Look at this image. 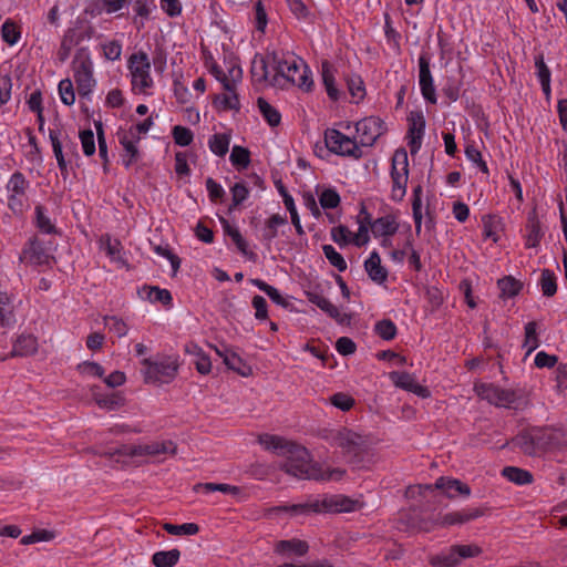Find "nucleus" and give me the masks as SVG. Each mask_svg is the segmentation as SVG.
Masks as SVG:
<instances>
[{"mask_svg": "<svg viewBox=\"0 0 567 567\" xmlns=\"http://www.w3.org/2000/svg\"><path fill=\"white\" fill-rule=\"evenodd\" d=\"M512 443L513 446L519 447L527 456L540 457L543 452L567 444V433L561 429L535 426L516 435Z\"/></svg>", "mask_w": 567, "mask_h": 567, "instance_id": "nucleus-1", "label": "nucleus"}, {"mask_svg": "<svg viewBox=\"0 0 567 567\" xmlns=\"http://www.w3.org/2000/svg\"><path fill=\"white\" fill-rule=\"evenodd\" d=\"M269 56H271L272 69L275 70L270 81L272 86L285 87L286 84H290L306 92L311 91L313 85L310 76L311 72L302 61L298 62L296 59L291 61L285 60L275 51L269 53Z\"/></svg>", "mask_w": 567, "mask_h": 567, "instance_id": "nucleus-2", "label": "nucleus"}, {"mask_svg": "<svg viewBox=\"0 0 567 567\" xmlns=\"http://www.w3.org/2000/svg\"><path fill=\"white\" fill-rule=\"evenodd\" d=\"M280 470L299 480L338 482L346 475V470L329 463H280Z\"/></svg>", "mask_w": 567, "mask_h": 567, "instance_id": "nucleus-3", "label": "nucleus"}, {"mask_svg": "<svg viewBox=\"0 0 567 567\" xmlns=\"http://www.w3.org/2000/svg\"><path fill=\"white\" fill-rule=\"evenodd\" d=\"M258 443L265 450L276 452L277 456L286 457L287 461H312V456L306 446L279 435L260 434Z\"/></svg>", "mask_w": 567, "mask_h": 567, "instance_id": "nucleus-4", "label": "nucleus"}, {"mask_svg": "<svg viewBox=\"0 0 567 567\" xmlns=\"http://www.w3.org/2000/svg\"><path fill=\"white\" fill-rule=\"evenodd\" d=\"M177 446L172 441L151 442L140 445H122L120 449L110 450V456L120 455L125 457L157 456L161 454L173 457L176 455Z\"/></svg>", "mask_w": 567, "mask_h": 567, "instance_id": "nucleus-5", "label": "nucleus"}, {"mask_svg": "<svg viewBox=\"0 0 567 567\" xmlns=\"http://www.w3.org/2000/svg\"><path fill=\"white\" fill-rule=\"evenodd\" d=\"M144 380L146 383L164 384L169 383L177 374L178 362L176 359L165 357L159 360L144 359Z\"/></svg>", "mask_w": 567, "mask_h": 567, "instance_id": "nucleus-6", "label": "nucleus"}, {"mask_svg": "<svg viewBox=\"0 0 567 567\" xmlns=\"http://www.w3.org/2000/svg\"><path fill=\"white\" fill-rule=\"evenodd\" d=\"M74 80L80 96H89L95 83L92 72V61L85 48L76 51L73 59Z\"/></svg>", "mask_w": 567, "mask_h": 567, "instance_id": "nucleus-7", "label": "nucleus"}, {"mask_svg": "<svg viewBox=\"0 0 567 567\" xmlns=\"http://www.w3.org/2000/svg\"><path fill=\"white\" fill-rule=\"evenodd\" d=\"M474 390L482 400H486L496 406L515 410L519 408V398L514 391L502 389L492 383L475 384Z\"/></svg>", "mask_w": 567, "mask_h": 567, "instance_id": "nucleus-8", "label": "nucleus"}, {"mask_svg": "<svg viewBox=\"0 0 567 567\" xmlns=\"http://www.w3.org/2000/svg\"><path fill=\"white\" fill-rule=\"evenodd\" d=\"M327 148L337 155L349 156L355 159L362 157V151L354 138H350L336 128H328L324 132Z\"/></svg>", "mask_w": 567, "mask_h": 567, "instance_id": "nucleus-9", "label": "nucleus"}, {"mask_svg": "<svg viewBox=\"0 0 567 567\" xmlns=\"http://www.w3.org/2000/svg\"><path fill=\"white\" fill-rule=\"evenodd\" d=\"M409 176V159L404 148H399L392 157L391 177L393 182L392 198L401 200L405 195Z\"/></svg>", "mask_w": 567, "mask_h": 567, "instance_id": "nucleus-10", "label": "nucleus"}, {"mask_svg": "<svg viewBox=\"0 0 567 567\" xmlns=\"http://www.w3.org/2000/svg\"><path fill=\"white\" fill-rule=\"evenodd\" d=\"M434 488L442 489L450 498H454L457 495L468 496L471 494V488L467 484H464L458 480L440 477L434 485L419 484L409 486L406 489V495L412 497L415 494L423 495L426 491L432 492Z\"/></svg>", "mask_w": 567, "mask_h": 567, "instance_id": "nucleus-11", "label": "nucleus"}, {"mask_svg": "<svg viewBox=\"0 0 567 567\" xmlns=\"http://www.w3.org/2000/svg\"><path fill=\"white\" fill-rule=\"evenodd\" d=\"M128 70L132 76L133 89L138 87L144 92L146 89L153 86V79L151 76V63L148 55L138 51L128 58Z\"/></svg>", "mask_w": 567, "mask_h": 567, "instance_id": "nucleus-12", "label": "nucleus"}, {"mask_svg": "<svg viewBox=\"0 0 567 567\" xmlns=\"http://www.w3.org/2000/svg\"><path fill=\"white\" fill-rule=\"evenodd\" d=\"M337 445L354 456L368 451L373 440L369 435H362L349 429L338 431L334 436Z\"/></svg>", "mask_w": 567, "mask_h": 567, "instance_id": "nucleus-13", "label": "nucleus"}, {"mask_svg": "<svg viewBox=\"0 0 567 567\" xmlns=\"http://www.w3.org/2000/svg\"><path fill=\"white\" fill-rule=\"evenodd\" d=\"M29 186V182L24 175L20 172H16L11 175L7 189L9 192L8 206L14 214H22L23 207L27 203L25 190Z\"/></svg>", "mask_w": 567, "mask_h": 567, "instance_id": "nucleus-14", "label": "nucleus"}, {"mask_svg": "<svg viewBox=\"0 0 567 567\" xmlns=\"http://www.w3.org/2000/svg\"><path fill=\"white\" fill-rule=\"evenodd\" d=\"M384 122L375 116H369L355 124L360 146H372L375 141L385 132Z\"/></svg>", "mask_w": 567, "mask_h": 567, "instance_id": "nucleus-15", "label": "nucleus"}, {"mask_svg": "<svg viewBox=\"0 0 567 567\" xmlns=\"http://www.w3.org/2000/svg\"><path fill=\"white\" fill-rule=\"evenodd\" d=\"M320 513H351L355 512L361 507L358 499H353L349 496L336 494L326 495L322 499H319Z\"/></svg>", "mask_w": 567, "mask_h": 567, "instance_id": "nucleus-16", "label": "nucleus"}, {"mask_svg": "<svg viewBox=\"0 0 567 567\" xmlns=\"http://www.w3.org/2000/svg\"><path fill=\"white\" fill-rule=\"evenodd\" d=\"M409 130L408 137L410 152L412 155L416 154L421 148L422 137L425 130V118L421 111H412L408 116Z\"/></svg>", "mask_w": 567, "mask_h": 567, "instance_id": "nucleus-17", "label": "nucleus"}, {"mask_svg": "<svg viewBox=\"0 0 567 567\" xmlns=\"http://www.w3.org/2000/svg\"><path fill=\"white\" fill-rule=\"evenodd\" d=\"M419 83L423 97L429 103L435 104L437 99L430 70V59L426 54H421L419 58Z\"/></svg>", "mask_w": 567, "mask_h": 567, "instance_id": "nucleus-18", "label": "nucleus"}, {"mask_svg": "<svg viewBox=\"0 0 567 567\" xmlns=\"http://www.w3.org/2000/svg\"><path fill=\"white\" fill-rule=\"evenodd\" d=\"M389 378L396 388L412 392L422 399H426L431 395L430 390L419 384L415 377L409 372L392 371Z\"/></svg>", "mask_w": 567, "mask_h": 567, "instance_id": "nucleus-19", "label": "nucleus"}, {"mask_svg": "<svg viewBox=\"0 0 567 567\" xmlns=\"http://www.w3.org/2000/svg\"><path fill=\"white\" fill-rule=\"evenodd\" d=\"M274 551L284 558L303 557L309 551V544L299 538L278 540Z\"/></svg>", "mask_w": 567, "mask_h": 567, "instance_id": "nucleus-20", "label": "nucleus"}, {"mask_svg": "<svg viewBox=\"0 0 567 567\" xmlns=\"http://www.w3.org/2000/svg\"><path fill=\"white\" fill-rule=\"evenodd\" d=\"M288 513L291 516L309 515L311 513L320 514L319 499H313L302 504L279 505L266 511V516L271 517L275 514Z\"/></svg>", "mask_w": 567, "mask_h": 567, "instance_id": "nucleus-21", "label": "nucleus"}, {"mask_svg": "<svg viewBox=\"0 0 567 567\" xmlns=\"http://www.w3.org/2000/svg\"><path fill=\"white\" fill-rule=\"evenodd\" d=\"M308 300L320 308L323 312H326L330 318L334 319L338 323L344 324L350 322V316L347 313H341L339 309L332 305L327 298L323 296L309 291L307 292Z\"/></svg>", "mask_w": 567, "mask_h": 567, "instance_id": "nucleus-22", "label": "nucleus"}, {"mask_svg": "<svg viewBox=\"0 0 567 567\" xmlns=\"http://www.w3.org/2000/svg\"><path fill=\"white\" fill-rule=\"evenodd\" d=\"M485 514L484 508H468L461 512L447 513L441 517L442 526H452L456 524H464L470 520L482 517Z\"/></svg>", "mask_w": 567, "mask_h": 567, "instance_id": "nucleus-23", "label": "nucleus"}, {"mask_svg": "<svg viewBox=\"0 0 567 567\" xmlns=\"http://www.w3.org/2000/svg\"><path fill=\"white\" fill-rule=\"evenodd\" d=\"M364 270L369 278L375 284H383L388 279V270L381 265V257L377 251H372L370 257L364 261Z\"/></svg>", "mask_w": 567, "mask_h": 567, "instance_id": "nucleus-24", "label": "nucleus"}, {"mask_svg": "<svg viewBox=\"0 0 567 567\" xmlns=\"http://www.w3.org/2000/svg\"><path fill=\"white\" fill-rule=\"evenodd\" d=\"M24 258L34 265H44L49 262L50 255L45 251L43 244L37 238L32 237L27 247L23 249Z\"/></svg>", "mask_w": 567, "mask_h": 567, "instance_id": "nucleus-25", "label": "nucleus"}, {"mask_svg": "<svg viewBox=\"0 0 567 567\" xmlns=\"http://www.w3.org/2000/svg\"><path fill=\"white\" fill-rule=\"evenodd\" d=\"M219 357L223 358L225 365L238 373L241 377H249L252 374V369L247 364L238 354L228 351H220L216 349Z\"/></svg>", "mask_w": 567, "mask_h": 567, "instance_id": "nucleus-26", "label": "nucleus"}, {"mask_svg": "<svg viewBox=\"0 0 567 567\" xmlns=\"http://www.w3.org/2000/svg\"><path fill=\"white\" fill-rule=\"evenodd\" d=\"M399 224L393 215L377 218L371 224V230L374 237L392 236L398 231Z\"/></svg>", "mask_w": 567, "mask_h": 567, "instance_id": "nucleus-27", "label": "nucleus"}, {"mask_svg": "<svg viewBox=\"0 0 567 567\" xmlns=\"http://www.w3.org/2000/svg\"><path fill=\"white\" fill-rule=\"evenodd\" d=\"M209 71L215 79L223 84L224 90L227 92H233L235 90V83L241 79V69L239 66H233L229 70L231 81H229L228 76L216 63L212 65Z\"/></svg>", "mask_w": 567, "mask_h": 567, "instance_id": "nucleus-28", "label": "nucleus"}, {"mask_svg": "<svg viewBox=\"0 0 567 567\" xmlns=\"http://www.w3.org/2000/svg\"><path fill=\"white\" fill-rule=\"evenodd\" d=\"M138 293L151 302H161L164 306H169L173 300L172 293L167 289L157 286H144Z\"/></svg>", "mask_w": 567, "mask_h": 567, "instance_id": "nucleus-29", "label": "nucleus"}, {"mask_svg": "<svg viewBox=\"0 0 567 567\" xmlns=\"http://www.w3.org/2000/svg\"><path fill=\"white\" fill-rule=\"evenodd\" d=\"M526 228H527L526 247L527 248L537 247L543 237V233H542V228H540V223L537 219L535 212H532L528 214Z\"/></svg>", "mask_w": 567, "mask_h": 567, "instance_id": "nucleus-30", "label": "nucleus"}, {"mask_svg": "<svg viewBox=\"0 0 567 567\" xmlns=\"http://www.w3.org/2000/svg\"><path fill=\"white\" fill-rule=\"evenodd\" d=\"M49 137L52 144L53 153L58 162V166L61 171V174L65 177L68 174V164L63 155L62 151V138L61 131L51 128L49 130Z\"/></svg>", "mask_w": 567, "mask_h": 567, "instance_id": "nucleus-31", "label": "nucleus"}, {"mask_svg": "<svg viewBox=\"0 0 567 567\" xmlns=\"http://www.w3.org/2000/svg\"><path fill=\"white\" fill-rule=\"evenodd\" d=\"M269 64L272 66L271 56H269V53L266 56H255L251 64V75L257 82L268 81Z\"/></svg>", "mask_w": 567, "mask_h": 567, "instance_id": "nucleus-32", "label": "nucleus"}, {"mask_svg": "<svg viewBox=\"0 0 567 567\" xmlns=\"http://www.w3.org/2000/svg\"><path fill=\"white\" fill-rule=\"evenodd\" d=\"M181 558V550L173 548L171 550H159L153 554L152 563L155 567H174Z\"/></svg>", "mask_w": 567, "mask_h": 567, "instance_id": "nucleus-33", "label": "nucleus"}, {"mask_svg": "<svg viewBox=\"0 0 567 567\" xmlns=\"http://www.w3.org/2000/svg\"><path fill=\"white\" fill-rule=\"evenodd\" d=\"M193 491L196 493L200 491H204L206 493L221 492L224 494H230L234 496H238L241 494L240 487L224 483H197L193 486Z\"/></svg>", "mask_w": 567, "mask_h": 567, "instance_id": "nucleus-34", "label": "nucleus"}, {"mask_svg": "<svg viewBox=\"0 0 567 567\" xmlns=\"http://www.w3.org/2000/svg\"><path fill=\"white\" fill-rule=\"evenodd\" d=\"M497 286L501 290V298H513L517 296L523 288V284L512 276H505L498 279Z\"/></svg>", "mask_w": 567, "mask_h": 567, "instance_id": "nucleus-35", "label": "nucleus"}, {"mask_svg": "<svg viewBox=\"0 0 567 567\" xmlns=\"http://www.w3.org/2000/svg\"><path fill=\"white\" fill-rule=\"evenodd\" d=\"M250 282L259 290L264 291L275 303L284 308H287L289 306V301L286 298H284L278 291V289H276L275 287L268 285L267 282L258 278L250 279Z\"/></svg>", "mask_w": 567, "mask_h": 567, "instance_id": "nucleus-36", "label": "nucleus"}, {"mask_svg": "<svg viewBox=\"0 0 567 567\" xmlns=\"http://www.w3.org/2000/svg\"><path fill=\"white\" fill-rule=\"evenodd\" d=\"M502 474L508 481L518 485L530 484L533 482L532 473L519 467L507 466L502 471Z\"/></svg>", "mask_w": 567, "mask_h": 567, "instance_id": "nucleus-37", "label": "nucleus"}, {"mask_svg": "<svg viewBox=\"0 0 567 567\" xmlns=\"http://www.w3.org/2000/svg\"><path fill=\"white\" fill-rule=\"evenodd\" d=\"M94 401L100 408L109 411L116 410L125 404V398L120 392L110 395L94 394Z\"/></svg>", "mask_w": 567, "mask_h": 567, "instance_id": "nucleus-38", "label": "nucleus"}, {"mask_svg": "<svg viewBox=\"0 0 567 567\" xmlns=\"http://www.w3.org/2000/svg\"><path fill=\"white\" fill-rule=\"evenodd\" d=\"M257 105L267 123L275 127L281 122V115L277 109L270 105L264 97H258Z\"/></svg>", "mask_w": 567, "mask_h": 567, "instance_id": "nucleus-39", "label": "nucleus"}, {"mask_svg": "<svg viewBox=\"0 0 567 567\" xmlns=\"http://www.w3.org/2000/svg\"><path fill=\"white\" fill-rule=\"evenodd\" d=\"M322 81L328 96L332 101H337L340 96V92L334 85V76L331 70V64L328 61L322 63Z\"/></svg>", "mask_w": 567, "mask_h": 567, "instance_id": "nucleus-40", "label": "nucleus"}, {"mask_svg": "<svg viewBox=\"0 0 567 567\" xmlns=\"http://www.w3.org/2000/svg\"><path fill=\"white\" fill-rule=\"evenodd\" d=\"M37 350V340L32 336L20 337L13 346L12 355H28Z\"/></svg>", "mask_w": 567, "mask_h": 567, "instance_id": "nucleus-41", "label": "nucleus"}, {"mask_svg": "<svg viewBox=\"0 0 567 567\" xmlns=\"http://www.w3.org/2000/svg\"><path fill=\"white\" fill-rule=\"evenodd\" d=\"M421 195H422V186L417 185L413 189V199H412V212H413V219H414V224H415L416 235H420V233H421L422 219H423Z\"/></svg>", "mask_w": 567, "mask_h": 567, "instance_id": "nucleus-42", "label": "nucleus"}, {"mask_svg": "<svg viewBox=\"0 0 567 567\" xmlns=\"http://www.w3.org/2000/svg\"><path fill=\"white\" fill-rule=\"evenodd\" d=\"M230 137L227 134H214L209 141V150L217 156H225L229 150Z\"/></svg>", "mask_w": 567, "mask_h": 567, "instance_id": "nucleus-43", "label": "nucleus"}, {"mask_svg": "<svg viewBox=\"0 0 567 567\" xmlns=\"http://www.w3.org/2000/svg\"><path fill=\"white\" fill-rule=\"evenodd\" d=\"M285 224H287L286 216H281L279 214H274L266 221V227L262 233V238L270 243L274 238L277 237V234H278L277 228Z\"/></svg>", "mask_w": 567, "mask_h": 567, "instance_id": "nucleus-44", "label": "nucleus"}, {"mask_svg": "<svg viewBox=\"0 0 567 567\" xmlns=\"http://www.w3.org/2000/svg\"><path fill=\"white\" fill-rule=\"evenodd\" d=\"M231 164L238 169L247 168L250 164V152L243 146H234L229 157Z\"/></svg>", "mask_w": 567, "mask_h": 567, "instance_id": "nucleus-45", "label": "nucleus"}, {"mask_svg": "<svg viewBox=\"0 0 567 567\" xmlns=\"http://www.w3.org/2000/svg\"><path fill=\"white\" fill-rule=\"evenodd\" d=\"M540 287L545 297H553L557 291L555 274L549 269H543L540 276Z\"/></svg>", "mask_w": 567, "mask_h": 567, "instance_id": "nucleus-46", "label": "nucleus"}, {"mask_svg": "<svg viewBox=\"0 0 567 567\" xmlns=\"http://www.w3.org/2000/svg\"><path fill=\"white\" fill-rule=\"evenodd\" d=\"M536 329L537 323L535 321H530L525 326V340L523 347L527 349L526 354H530L539 346Z\"/></svg>", "mask_w": 567, "mask_h": 567, "instance_id": "nucleus-47", "label": "nucleus"}, {"mask_svg": "<svg viewBox=\"0 0 567 567\" xmlns=\"http://www.w3.org/2000/svg\"><path fill=\"white\" fill-rule=\"evenodd\" d=\"M163 528L171 535H196L199 532V526L195 523H184L182 525H174L165 523Z\"/></svg>", "mask_w": 567, "mask_h": 567, "instance_id": "nucleus-48", "label": "nucleus"}, {"mask_svg": "<svg viewBox=\"0 0 567 567\" xmlns=\"http://www.w3.org/2000/svg\"><path fill=\"white\" fill-rule=\"evenodd\" d=\"M375 333L383 340H392L396 336V326L390 319H382L374 326Z\"/></svg>", "mask_w": 567, "mask_h": 567, "instance_id": "nucleus-49", "label": "nucleus"}, {"mask_svg": "<svg viewBox=\"0 0 567 567\" xmlns=\"http://www.w3.org/2000/svg\"><path fill=\"white\" fill-rule=\"evenodd\" d=\"M230 93H231V95H227V94L216 95L214 99L215 106L219 107L223 111H226V110L239 111L240 104H239L238 95L236 94L235 90Z\"/></svg>", "mask_w": 567, "mask_h": 567, "instance_id": "nucleus-50", "label": "nucleus"}, {"mask_svg": "<svg viewBox=\"0 0 567 567\" xmlns=\"http://www.w3.org/2000/svg\"><path fill=\"white\" fill-rule=\"evenodd\" d=\"M95 128L97 134V144H99V155L103 159V171L106 173L109 171V155H107V144L104 135V130L102 122H95Z\"/></svg>", "mask_w": 567, "mask_h": 567, "instance_id": "nucleus-51", "label": "nucleus"}, {"mask_svg": "<svg viewBox=\"0 0 567 567\" xmlns=\"http://www.w3.org/2000/svg\"><path fill=\"white\" fill-rule=\"evenodd\" d=\"M348 89L355 103L362 101L365 96L363 80L359 75H353L347 80Z\"/></svg>", "mask_w": 567, "mask_h": 567, "instance_id": "nucleus-52", "label": "nucleus"}, {"mask_svg": "<svg viewBox=\"0 0 567 567\" xmlns=\"http://www.w3.org/2000/svg\"><path fill=\"white\" fill-rule=\"evenodd\" d=\"M120 142L126 152V154L123 156V164L126 168H128L134 162L138 159L140 151L135 142L130 141L126 137L121 138Z\"/></svg>", "mask_w": 567, "mask_h": 567, "instance_id": "nucleus-53", "label": "nucleus"}, {"mask_svg": "<svg viewBox=\"0 0 567 567\" xmlns=\"http://www.w3.org/2000/svg\"><path fill=\"white\" fill-rule=\"evenodd\" d=\"M20 31L17 27V24L11 21L7 20L1 28V37L2 40L8 43L9 45L16 44L20 39Z\"/></svg>", "mask_w": 567, "mask_h": 567, "instance_id": "nucleus-54", "label": "nucleus"}, {"mask_svg": "<svg viewBox=\"0 0 567 567\" xmlns=\"http://www.w3.org/2000/svg\"><path fill=\"white\" fill-rule=\"evenodd\" d=\"M324 257L329 260V262L336 267L339 271H344L347 269V262L344 258L339 254L333 246L324 245L322 247Z\"/></svg>", "mask_w": 567, "mask_h": 567, "instance_id": "nucleus-55", "label": "nucleus"}, {"mask_svg": "<svg viewBox=\"0 0 567 567\" xmlns=\"http://www.w3.org/2000/svg\"><path fill=\"white\" fill-rule=\"evenodd\" d=\"M172 135L175 144L178 146H188L194 140L193 132L188 127L182 125L174 126Z\"/></svg>", "mask_w": 567, "mask_h": 567, "instance_id": "nucleus-56", "label": "nucleus"}, {"mask_svg": "<svg viewBox=\"0 0 567 567\" xmlns=\"http://www.w3.org/2000/svg\"><path fill=\"white\" fill-rule=\"evenodd\" d=\"M37 227L44 234L56 233L55 226L51 223L50 218L44 214V208L41 205L35 207Z\"/></svg>", "mask_w": 567, "mask_h": 567, "instance_id": "nucleus-57", "label": "nucleus"}, {"mask_svg": "<svg viewBox=\"0 0 567 567\" xmlns=\"http://www.w3.org/2000/svg\"><path fill=\"white\" fill-rule=\"evenodd\" d=\"M340 200V195L332 188L324 189L319 196V202L323 209L337 208Z\"/></svg>", "mask_w": 567, "mask_h": 567, "instance_id": "nucleus-58", "label": "nucleus"}, {"mask_svg": "<svg viewBox=\"0 0 567 567\" xmlns=\"http://www.w3.org/2000/svg\"><path fill=\"white\" fill-rule=\"evenodd\" d=\"M101 247L106 251V254L113 259V260H120L121 259V243L118 240H112L109 235H104L101 237Z\"/></svg>", "mask_w": 567, "mask_h": 567, "instance_id": "nucleus-59", "label": "nucleus"}, {"mask_svg": "<svg viewBox=\"0 0 567 567\" xmlns=\"http://www.w3.org/2000/svg\"><path fill=\"white\" fill-rule=\"evenodd\" d=\"M104 323L109 329L114 332L118 338L125 337L128 332L126 323L118 317L105 316Z\"/></svg>", "mask_w": 567, "mask_h": 567, "instance_id": "nucleus-60", "label": "nucleus"}, {"mask_svg": "<svg viewBox=\"0 0 567 567\" xmlns=\"http://www.w3.org/2000/svg\"><path fill=\"white\" fill-rule=\"evenodd\" d=\"M54 538V533L47 529H38L34 530L30 535H25L21 538L20 543L22 545H31L39 542H49Z\"/></svg>", "mask_w": 567, "mask_h": 567, "instance_id": "nucleus-61", "label": "nucleus"}, {"mask_svg": "<svg viewBox=\"0 0 567 567\" xmlns=\"http://www.w3.org/2000/svg\"><path fill=\"white\" fill-rule=\"evenodd\" d=\"M59 93L62 103L72 105L75 102V93L71 80L64 79L59 83Z\"/></svg>", "mask_w": 567, "mask_h": 567, "instance_id": "nucleus-62", "label": "nucleus"}, {"mask_svg": "<svg viewBox=\"0 0 567 567\" xmlns=\"http://www.w3.org/2000/svg\"><path fill=\"white\" fill-rule=\"evenodd\" d=\"M80 141L84 155L92 156L95 153V141L93 131L90 128L81 131Z\"/></svg>", "mask_w": 567, "mask_h": 567, "instance_id": "nucleus-63", "label": "nucleus"}, {"mask_svg": "<svg viewBox=\"0 0 567 567\" xmlns=\"http://www.w3.org/2000/svg\"><path fill=\"white\" fill-rule=\"evenodd\" d=\"M230 238L235 243L237 249L245 257H247L250 261H254V262L257 260V255L254 251L248 250V244L245 240V238L241 236L239 230L238 231H233V234H230Z\"/></svg>", "mask_w": 567, "mask_h": 567, "instance_id": "nucleus-64", "label": "nucleus"}]
</instances>
